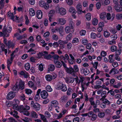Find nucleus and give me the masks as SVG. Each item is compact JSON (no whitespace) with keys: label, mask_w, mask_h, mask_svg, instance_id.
<instances>
[{"label":"nucleus","mask_w":122,"mask_h":122,"mask_svg":"<svg viewBox=\"0 0 122 122\" xmlns=\"http://www.w3.org/2000/svg\"><path fill=\"white\" fill-rule=\"evenodd\" d=\"M36 56L38 58H40L42 56H43L45 59L47 60L50 59L52 57L51 55H48V52L45 51L39 52L37 54Z\"/></svg>","instance_id":"1"},{"label":"nucleus","mask_w":122,"mask_h":122,"mask_svg":"<svg viewBox=\"0 0 122 122\" xmlns=\"http://www.w3.org/2000/svg\"><path fill=\"white\" fill-rule=\"evenodd\" d=\"M56 88L57 89L61 90L64 92L66 91L67 89L66 85L61 82H59L57 84L56 86Z\"/></svg>","instance_id":"2"},{"label":"nucleus","mask_w":122,"mask_h":122,"mask_svg":"<svg viewBox=\"0 0 122 122\" xmlns=\"http://www.w3.org/2000/svg\"><path fill=\"white\" fill-rule=\"evenodd\" d=\"M56 13L62 15H65L66 13V10L63 7L58 6L56 8Z\"/></svg>","instance_id":"3"},{"label":"nucleus","mask_w":122,"mask_h":122,"mask_svg":"<svg viewBox=\"0 0 122 122\" xmlns=\"http://www.w3.org/2000/svg\"><path fill=\"white\" fill-rule=\"evenodd\" d=\"M30 105L31 107L34 109L36 111H39L40 109V105L38 103H34L33 101H32Z\"/></svg>","instance_id":"4"},{"label":"nucleus","mask_w":122,"mask_h":122,"mask_svg":"<svg viewBox=\"0 0 122 122\" xmlns=\"http://www.w3.org/2000/svg\"><path fill=\"white\" fill-rule=\"evenodd\" d=\"M75 79L76 83L79 84L81 83H82L84 81H85L84 78L82 76H79V79L78 77L77 76L76 78H75Z\"/></svg>","instance_id":"5"},{"label":"nucleus","mask_w":122,"mask_h":122,"mask_svg":"<svg viewBox=\"0 0 122 122\" xmlns=\"http://www.w3.org/2000/svg\"><path fill=\"white\" fill-rule=\"evenodd\" d=\"M66 71L74 76H76V74L73 68L72 67H70L69 68H67L66 69Z\"/></svg>","instance_id":"6"},{"label":"nucleus","mask_w":122,"mask_h":122,"mask_svg":"<svg viewBox=\"0 0 122 122\" xmlns=\"http://www.w3.org/2000/svg\"><path fill=\"white\" fill-rule=\"evenodd\" d=\"M15 93L13 92H10L7 95L6 98L8 100H10L13 98L15 96Z\"/></svg>","instance_id":"7"},{"label":"nucleus","mask_w":122,"mask_h":122,"mask_svg":"<svg viewBox=\"0 0 122 122\" xmlns=\"http://www.w3.org/2000/svg\"><path fill=\"white\" fill-rule=\"evenodd\" d=\"M90 82H88L87 83L86 82L84 81V82L81 84V87L82 92H83L85 89H86L88 86L89 85Z\"/></svg>","instance_id":"8"},{"label":"nucleus","mask_w":122,"mask_h":122,"mask_svg":"<svg viewBox=\"0 0 122 122\" xmlns=\"http://www.w3.org/2000/svg\"><path fill=\"white\" fill-rule=\"evenodd\" d=\"M40 95L41 98L44 99L46 98L48 96L47 92L45 90H43L41 92Z\"/></svg>","instance_id":"9"},{"label":"nucleus","mask_w":122,"mask_h":122,"mask_svg":"<svg viewBox=\"0 0 122 122\" xmlns=\"http://www.w3.org/2000/svg\"><path fill=\"white\" fill-rule=\"evenodd\" d=\"M8 17H10L11 19L13 21H14L15 19L18 20V18L16 15L14 16L13 13H11L10 11L8 13Z\"/></svg>","instance_id":"10"},{"label":"nucleus","mask_w":122,"mask_h":122,"mask_svg":"<svg viewBox=\"0 0 122 122\" xmlns=\"http://www.w3.org/2000/svg\"><path fill=\"white\" fill-rule=\"evenodd\" d=\"M77 13L79 14L82 13V6L80 3L78 4L76 7Z\"/></svg>","instance_id":"11"},{"label":"nucleus","mask_w":122,"mask_h":122,"mask_svg":"<svg viewBox=\"0 0 122 122\" xmlns=\"http://www.w3.org/2000/svg\"><path fill=\"white\" fill-rule=\"evenodd\" d=\"M61 60H63L64 61L66 62H67V60H68L69 57L68 55L67 54H65V56L61 55V56L60 57Z\"/></svg>","instance_id":"12"},{"label":"nucleus","mask_w":122,"mask_h":122,"mask_svg":"<svg viewBox=\"0 0 122 122\" xmlns=\"http://www.w3.org/2000/svg\"><path fill=\"white\" fill-rule=\"evenodd\" d=\"M57 21L59 24L61 25H65L66 22V20L64 18H59L57 19Z\"/></svg>","instance_id":"13"},{"label":"nucleus","mask_w":122,"mask_h":122,"mask_svg":"<svg viewBox=\"0 0 122 122\" xmlns=\"http://www.w3.org/2000/svg\"><path fill=\"white\" fill-rule=\"evenodd\" d=\"M55 13L54 10H50L49 12L48 16L49 17V20L50 21H51L52 17Z\"/></svg>","instance_id":"14"},{"label":"nucleus","mask_w":122,"mask_h":122,"mask_svg":"<svg viewBox=\"0 0 122 122\" xmlns=\"http://www.w3.org/2000/svg\"><path fill=\"white\" fill-rule=\"evenodd\" d=\"M41 91V89H39L37 91L35 97V100L36 101H38L40 98V94Z\"/></svg>","instance_id":"15"},{"label":"nucleus","mask_w":122,"mask_h":122,"mask_svg":"<svg viewBox=\"0 0 122 122\" xmlns=\"http://www.w3.org/2000/svg\"><path fill=\"white\" fill-rule=\"evenodd\" d=\"M19 74L21 76H23L25 78L28 77L29 76V74L25 71L24 72L23 71H21L20 72H19Z\"/></svg>","instance_id":"16"},{"label":"nucleus","mask_w":122,"mask_h":122,"mask_svg":"<svg viewBox=\"0 0 122 122\" xmlns=\"http://www.w3.org/2000/svg\"><path fill=\"white\" fill-rule=\"evenodd\" d=\"M5 28H3L2 32H0V36H4L6 37H8L9 36V34H6L5 31Z\"/></svg>","instance_id":"17"},{"label":"nucleus","mask_w":122,"mask_h":122,"mask_svg":"<svg viewBox=\"0 0 122 122\" xmlns=\"http://www.w3.org/2000/svg\"><path fill=\"white\" fill-rule=\"evenodd\" d=\"M119 72V71L118 70L113 68L110 71L109 74H110L115 75L118 73Z\"/></svg>","instance_id":"18"},{"label":"nucleus","mask_w":122,"mask_h":122,"mask_svg":"<svg viewBox=\"0 0 122 122\" xmlns=\"http://www.w3.org/2000/svg\"><path fill=\"white\" fill-rule=\"evenodd\" d=\"M74 79H75L73 77H71L66 78V81L67 83H72L74 82Z\"/></svg>","instance_id":"19"},{"label":"nucleus","mask_w":122,"mask_h":122,"mask_svg":"<svg viewBox=\"0 0 122 122\" xmlns=\"http://www.w3.org/2000/svg\"><path fill=\"white\" fill-rule=\"evenodd\" d=\"M42 13L41 10H38L36 13V17L38 19H41L42 17Z\"/></svg>","instance_id":"20"},{"label":"nucleus","mask_w":122,"mask_h":122,"mask_svg":"<svg viewBox=\"0 0 122 122\" xmlns=\"http://www.w3.org/2000/svg\"><path fill=\"white\" fill-rule=\"evenodd\" d=\"M69 26L71 28V30H72L73 32H74V23L72 21V20H71L69 22Z\"/></svg>","instance_id":"21"},{"label":"nucleus","mask_w":122,"mask_h":122,"mask_svg":"<svg viewBox=\"0 0 122 122\" xmlns=\"http://www.w3.org/2000/svg\"><path fill=\"white\" fill-rule=\"evenodd\" d=\"M18 86L20 87V89L23 90L25 87V83L22 81H20L19 82Z\"/></svg>","instance_id":"22"},{"label":"nucleus","mask_w":122,"mask_h":122,"mask_svg":"<svg viewBox=\"0 0 122 122\" xmlns=\"http://www.w3.org/2000/svg\"><path fill=\"white\" fill-rule=\"evenodd\" d=\"M115 9L116 11L118 12L122 11V7L119 5H117L115 6Z\"/></svg>","instance_id":"23"},{"label":"nucleus","mask_w":122,"mask_h":122,"mask_svg":"<svg viewBox=\"0 0 122 122\" xmlns=\"http://www.w3.org/2000/svg\"><path fill=\"white\" fill-rule=\"evenodd\" d=\"M69 11L72 13L75 14L76 13V11L75 9L73 7H70L69 10Z\"/></svg>","instance_id":"24"},{"label":"nucleus","mask_w":122,"mask_h":122,"mask_svg":"<svg viewBox=\"0 0 122 122\" xmlns=\"http://www.w3.org/2000/svg\"><path fill=\"white\" fill-rule=\"evenodd\" d=\"M5 28V31L6 34H9L8 33H10L11 32L12 30V28L10 26H8L6 27L5 26H4L3 28Z\"/></svg>","instance_id":"25"},{"label":"nucleus","mask_w":122,"mask_h":122,"mask_svg":"<svg viewBox=\"0 0 122 122\" xmlns=\"http://www.w3.org/2000/svg\"><path fill=\"white\" fill-rule=\"evenodd\" d=\"M72 34L71 33H70L66 37V41L68 42V41L71 40L72 38Z\"/></svg>","instance_id":"26"},{"label":"nucleus","mask_w":122,"mask_h":122,"mask_svg":"<svg viewBox=\"0 0 122 122\" xmlns=\"http://www.w3.org/2000/svg\"><path fill=\"white\" fill-rule=\"evenodd\" d=\"M54 62L56 67L60 68L61 66L62 65L61 63L58 61H54Z\"/></svg>","instance_id":"27"},{"label":"nucleus","mask_w":122,"mask_h":122,"mask_svg":"<svg viewBox=\"0 0 122 122\" xmlns=\"http://www.w3.org/2000/svg\"><path fill=\"white\" fill-rule=\"evenodd\" d=\"M30 116L32 117L36 118H38V115L34 111H32L30 114Z\"/></svg>","instance_id":"28"},{"label":"nucleus","mask_w":122,"mask_h":122,"mask_svg":"<svg viewBox=\"0 0 122 122\" xmlns=\"http://www.w3.org/2000/svg\"><path fill=\"white\" fill-rule=\"evenodd\" d=\"M89 101H90L91 105H93L94 108H96L97 106L95 104L94 101L93 100V98L92 97L90 98L89 99Z\"/></svg>","instance_id":"29"},{"label":"nucleus","mask_w":122,"mask_h":122,"mask_svg":"<svg viewBox=\"0 0 122 122\" xmlns=\"http://www.w3.org/2000/svg\"><path fill=\"white\" fill-rule=\"evenodd\" d=\"M45 78L46 80L48 81H51L52 79V77L51 75L48 74L46 76Z\"/></svg>","instance_id":"30"},{"label":"nucleus","mask_w":122,"mask_h":122,"mask_svg":"<svg viewBox=\"0 0 122 122\" xmlns=\"http://www.w3.org/2000/svg\"><path fill=\"white\" fill-rule=\"evenodd\" d=\"M51 105L53 107H55L58 105V102L56 100H54L51 102Z\"/></svg>","instance_id":"31"},{"label":"nucleus","mask_w":122,"mask_h":122,"mask_svg":"<svg viewBox=\"0 0 122 122\" xmlns=\"http://www.w3.org/2000/svg\"><path fill=\"white\" fill-rule=\"evenodd\" d=\"M15 45V44L12 43L10 41H8V44L7 46H8L9 48H13L14 47Z\"/></svg>","instance_id":"32"},{"label":"nucleus","mask_w":122,"mask_h":122,"mask_svg":"<svg viewBox=\"0 0 122 122\" xmlns=\"http://www.w3.org/2000/svg\"><path fill=\"white\" fill-rule=\"evenodd\" d=\"M71 28L69 26H67L65 28V32L67 34L68 33L70 32H71Z\"/></svg>","instance_id":"33"},{"label":"nucleus","mask_w":122,"mask_h":122,"mask_svg":"<svg viewBox=\"0 0 122 122\" xmlns=\"http://www.w3.org/2000/svg\"><path fill=\"white\" fill-rule=\"evenodd\" d=\"M12 61H11L9 59H8L7 61V68L8 70L10 71V67L12 64Z\"/></svg>","instance_id":"34"},{"label":"nucleus","mask_w":122,"mask_h":122,"mask_svg":"<svg viewBox=\"0 0 122 122\" xmlns=\"http://www.w3.org/2000/svg\"><path fill=\"white\" fill-rule=\"evenodd\" d=\"M110 33L107 30H105L104 31L103 35L106 38H108L110 35Z\"/></svg>","instance_id":"35"},{"label":"nucleus","mask_w":122,"mask_h":122,"mask_svg":"<svg viewBox=\"0 0 122 122\" xmlns=\"http://www.w3.org/2000/svg\"><path fill=\"white\" fill-rule=\"evenodd\" d=\"M29 13L30 15L31 16H34L35 14V10L32 8H30L29 10Z\"/></svg>","instance_id":"36"},{"label":"nucleus","mask_w":122,"mask_h":122,"mask_svg":"<svg viewBox=\"0 0 122 122\" xmlns=\"http://www.w3.org/2000/svg\"><path fill=\"white\" fill-rule=\"evenodd\" d=\"M112 16L111 17V14L109 13H107L106 15L107 19L108 20H109L111 19V17H112V20H113L115 17L114 15L113 14H112Z\"/></svg>","instance_id":"37"},{"label":"nucleus","mask_w":122,"mask_h":122,"mask_svg":"<svg viewBox=\"0 0 122 122\" xmlns=\"http://www.w3.org/2000/svg\"><path fill=\"white\" fill-rule=\"evenodd\" d=\"M5 46L3 43H2L1 45V46L0 47V54L1 55L2 54L1 53L3 51H4V50L5 49Z\"/></svg>","instance_id":"38"},{"label":"nucleus","mask_w":122,"mask_h":122,"mask_svg":"<svg viewBox=\"0 0 122 122\" xmlns=\"http://www.w3.org/2000/svg\"><path fill=\"white\" fill-rule=\"evenodd\" d=\"M106 14L105 12L102 13L100 15V17L101 19L104 20L106 18Z\"/></svg>","instance_id":"39"},{"label":"nucleus","mask_w":122,"mask_h":122,"mask_svg":"<svg viewBox=\"0 0 122 122\" xmlns=\"http://www.w3.org/2000/svg\"><path fill=\"white\" fill-rule=\"evenodd\" d=\"M63 117V116L60 113L59 114H55V118L57 119H59Z\"/></svg>","instance_id":"40"},{"label":"nucleus","mask_w":122,"mask_h":122,"mask_svg":"<svg viewBox=\"0 0 122 122\" xmlns=\"http://www.w3.org/2000/svg\"><path fill=\"white\" fill-rule=\"evenodd\" d=\"M63 27H60L58 28V31L59 32V34L61 36L63 35Z\"/></svg>","instance_id":"41"},{"label":"nucleus","mask_w":122,"mask_h":122,"mask_svg":"<svg viewBox=\"0 0 122 122\" xmlns=\"http://www.w3.org/2000/svg\"><path fill=\"white\" fill-rule=\"evenodd\" d=\"M98 19L96 18H94L92 21V24L94 25H96L98 23Z\"/></svg>","instance_id":"42"},{"label":"nucleus","mask_w":122,"mask_h":122,"mask_svg":"<svg viewBox=\"0 0 122 122\" xmlns=\"http://www.w3.org/2000/svg\"><path fill=\"white\" fill-rule=\"evenodd\" d=\"M20 89V87H19L17 83H16L15 85L12 88L13 90L14 91H17Z\"/></svg>","instance_id":"43"},{"label":"nucleus","mask_w":122,"mask_h":122,"mask_svg":"<svg viewBox=\"0 0 122 122\" xmlns=\"http://www.w3.org/2000/svg\"><path fill=\"white\" fill-rule=\"evenodd\" d=\"M116 18L117 20H119L122 19V14H118L116 15Z\"/></svg>","instance_id":"44"},{"label":"nucleus","mask_w":122,"mask_h":122,"mask_svg":"<svg viewBox=\"0 0 122 122\" xmlns=\"http://www.w3.org/2000/svg\"><path fill=\"white\" fill-rule=\"evenodd\" d=\"M105 114L103 112H100L98 114V116L100 118H103L105 116Z\"/></svg>","instance_id":"45"},{"label":"nucleus","mask_w":122,"mask_h":122,"mask_svg":"<svg viewBox=\"0 0 122 122\" xmlns=\"http://www.w3.org/2000/svg\"><path fill=\"white\" fill-rule=\"evenodd\" d=\"M46 89L49 92H51L52 91V89L51 86L49 85H47L46 87Z\"/></svg>","instance_id":"46"},{"label":"nucleus","mask_w":122,"mask_h":122,"mask_svg":"<svg viewBox=\"0 0 122 122\" xmlns=\"http://www.w3.org/2000/svg\"><path fill=\"white\" fill-rule=\"evenodd\" d=\"M25 68V70L28 71L29 70L30 68V64L29 63H27L24 66Z\"/></svg>","instance_id":"47"},{"label":"nucleus","mask_w":122,"mask_h":122,"mask_svg":"<svg viewBox=\"0 0 122 122\" xmlns=\"http://www.w3.org/2000/svg\"><path fill=\"white\" fill-rule=\"evenodd\" d=\"M55 67L54 65H50L49 66L48 69L49 71H52L54 70Z\"/></svg>","instance_id":"48"},{"label":"nucleus","mask_w":122,"mask_h":122,"mask_svg":"<svg viewBox=\"0 0 122 122\" xmlns=\"http://www.w3.org/2000/svg\"><path fill=\"white\" fill-rule=\"evenodd\" d=\"M111 51L112 52H114L116 51L117 49V47L115 45H112L111 46L110 48Z\"/></svg>","instance_id":"49"},{"label":"nucleus","mask_w":122,"mask_h":122,"mask_svg":"<svg viewBox=\"0 0 122 122\" xmlns=\"http://www.w3.org/2000/svg\"><path fill=\"white\" fill-rule=\"evenodd\" d=\"M60 45H63L64 44H67V42L66 41H63L60 40H59L58 41Z\"/></svg>","instance_id":"50"},{"label":"nucleus","mask_w":122,"mask_h":122,"mask_svg":"<svg viewBox=\"0 0 122 122\" xmlns=\"http://www.w3.org/2000/svg\"><path fill=\"white\" fill-rule=\"evenodd\" d=\"M66 3L69 5H71L73 3L72 0H66Z\"/></svg>","instance_id":"51"},{"label":"nucleus","mask_w":122,"mask_h":122,"mask_svg":"<svg viewBox=\"0 0 122 122\" xmlns=\"http://www.w3.org/2000/svg\"><path fill=\"white\" fill-rule=\"evenodd\" d=\"M32 26L37 29H38L39 27V24L37 22L34 23L33 24Z\"/></svg>","instance_id":"52"},{"label":"nucleus","mask_w":122,"mask_h":122,"mask_svg":"<svg viewBox=\"0 0 122 122\" xmlns=\"http://www.w3.org/2000/svg\"><path fill=\"white\" fill-rule=\"evenodd\" d=\"M97 36V34L94 33L92 32L91 34V38L93 39H95Z\"/></svg>","instance_id":"53"},{"label":"nucleus","mask_w":122,"mask_h":122,"mask_svg":"<svg viewBox=\"0 0 122 122\" xmlns=\"http://www.w3.org/2000/svg\"><path fill=\"white\" fill-rule=\"evenodd\" d=\"M25 91V93L28 95L31 94L32 92V91L31 90L28 89H26Z\"/></svg>","instance_id":"54"},{"label":"nucleus","mask_w":122,"mask_h":122,"mask_svg":"<svg viewBox=\"0 0 122 122\" xmlns=\"http://www.w3.org/2000/svg\"><path fill=\"white\" fill-rule=\"evenodd\" d=\"M38 68L41 71H43V64L41 63L39 64L38 67Z\"/></svg>","instance_id":"55"},{"label":"nucleus","mask_w":122,"mask_h":122,"mask_svg":"<svg viewBox=\"0 0 122 122\" xmlns=\"http://www.w3.org/2000/svg\"><path fill=\"white\" fill-rule=\"evenodd\" d=\"M86 19L88 20H90L91 18V15L90 13L87 14L86 16Z\"/></svg>","instance_id":"56"},{"label":"nucleus","mask_w":122,"mask_h":122,"mask_svg":"<svg viewBox=\"0 0 122 122\" xmlns=\"http://www.w3.org/2000/svg\"><path fill=\"white\" fill-rule=\"evenodd\" d=\"M28 52H29L30 54H35L36 53V52L32 48L29 49L28 51Z\"/></svg>","instance_id":"57"},{"label":"nucleus","mask_w":122,"mask_h":122,"mask_svg":"<svg viewBox=\"0 0 122 122\" xmlns=\"http://www.w3.org/2000/svg\"><path fill=\"white\" fill-rule=\"evenodd\" d=\"M122 86V83L119 82L118 83L117 85H114L113 87L115 88H118Z\"/></svg>","instance_id":"58"},{"label":"nucleus","mask_w":122,"mask_h":122,"mask_svg":"<svg viewBox=\"0 0 122 122\" xmlns=\"http://www.w3.org/2000/svg\"><path fill=\"white\" fill-rule=\"evenodd\" d=\"M74 70L75 71V73L76 74V73L78 72L79 71V68L77 65H75L73 66Z\"/></svg>","instance_id":"59"},{"label":"nucleus","mask_w":122,"mask_h":122,"mask_svg":"<svg viewBox=\"0 0 122 122\" xmlns=\"http://www.w3.org/2000/svg\"><path fill=\"white\" fill-rule=\"evenodd\" d=\"M67 97L65 96L62 97L60 99V101L61 102H65L67 100Z\"/></svg>","instance_id":"60"},{"label":"nucleus","mask_w":122,"mask_h":122,"mask_svg":"<svg viewBox=\"0 0 122 122\" xmlns=\"http://www.w3.org/2000/svg\"><path fill=\"white\" fill-rule=\"evenodd\" d=\"M64 75V72L62 71H60L59 72L58 75L61 78L63 77Z\"/></svg>","instance_id":"61"},{"label":"nucleus","mask_w":122,"mask_h":122,"mask_svg":"<svg viewBox=\"0 0 122 122\" xmlns=\"http://www.w3.org/2000/svg\"><path fill=\"white\" fill-rule=\"evenodd\" d=\"M20 112H22L24 111V107L22 106H19L18 110Z\"/></svg>","instance_id":"62"},{"label":"nucleus","mask_w":122,"mask_h":122,"mask_svg":"<svg viewBox=\"0 0 122 122\" xmlns=\"http://www.w3.org/2000/svg\"><path fill=\"white\" fill-rule=\"evenodd\" d=\"M116 41L114 40H110L108 42V44L109 45H112L116 44Z\"/></svg>","instance_id":"63"},{"label":"nucleus","mask_w":122,"mask_h":122,"mask_svg":"<svg viewBox=\"0 0 122 122\" xmlns=\"http://www.w3.org/2000/svg\"><path fill=\"white\" fill-rule=\"evenodd\" d=\"M79 40L77 38H74L72 40V43H76L79 42Z\"/></svg>","instance_id":"64"}]
</instances>
